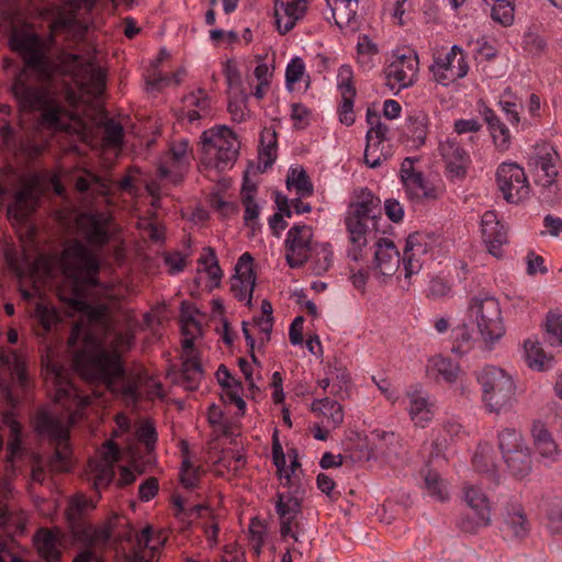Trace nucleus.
Wrapping results in <instances>:
<instances>
[{
    "mask_svg": "<svg viewBox=\"0 0 562 562\" xmlns=\"http://www.w3.org/2000/svg\"><path fill=\"white\" fill-rule=\"evenodd\" d=\"M10 46L24 63L11 85L19 109L29 113L40 112V123L46 128L66 130L61 120L66 110L44 85L52 78L54 66L45 53L42 37L35 33H14Z\"/></svg>",
    "mask_w": 562,
    "mask_h": 562,
    "instance_id": "f257e3e1",
    "label": "nucleus"
},
{
    "mask_svg": "<svg viewBox=\"0 0 562 562\" xmlns=\"http://www.w3.org/2000/svg\"><path fill=\"white\" fill-rule=\"evenodd\" d=\"M63 271L71 280L70 293L59 291V300L76 312L86 311L85 288L99 285L100 261L97 256L79 240L69 244L61 254Z\"/></svg>",
    "mask_w": 562,
    "mask_h": 562,
    "instance_id": "f03ea898",
    "label": "nucleus"
},
{
    "mask_svg": "<svg viewBox=\"0 0 562 562\" xmlns=\"http://www.w3.org/2000/svg\"><path fill=\"white\" fill-rule=\"evenodd\" d=\"M382 215L381 200L372 191L361 188L353 192L352 202L345 216V225L351 244L348 256L353 261L362 258V249L368 244V234L378 231Z\"/></svg>",
    "mask_w": 562,
    "mask_h": 562,
    "instance_id": "7ed1b4c3",
    "label": "nucleus"
},
{
    "mask_svg": "<svg viewBox=\"0 0 562 562\" xmlns=\"http://www.w3.org/2000/svg\"><path fill=\"white\" fill-rule=\"evenodd\" d=\"M85 341L86 348L74 352L76 370L85 380L113 391L116 381L125 374L121 355L101 348L93 335H87Z\"/></svg>",
    "mask_w": 562,
    "mask_h": 562,
    "instance_id": "20e7f679",
    "label": "nucleus"
},
{
    "mask_svg": "<svg viewBox=\"0 0 562 562\" xmlns=\"http://www.w3.org/2000/svg\"><path fill=\"white\" fill-rule=\"evenodd\" d=\"M482 391V402L491 414L501 415L510 411L517 402L514 378L496 366H485L475 373Z\"/></svg>",
    "mask_w": 562,
    "mask_h": 562,
    "instance_id": "39448f33",
    "label": "nucleus"
},
{
    "mask_svg": "<svg viewBox=\"0 0 562 562\" xmlns=\"http://www.w3.org/2000/svg\"><path fill=\"white\" fill-rule=\"evenodd\" d=\"M202 140V166L205 170L222 172L231 169L238 157L239 143L226 126L204 131Z\"/></svg>",
    "mask_w": 562,
    "mask_h": 562,
    "instance_id": "423d86ee",
    "label": "nucleus"
},
{
    "mask_svg": "<svg viewBox=\"0 0 562 562\" xmlns=\"http://www.w3.org/2000/svg\"><path fill=\"white\" fill-rule=\"evenodd\" d=\"M35 432L55 446V452L49 458L52 471H68L70 468L68 439L69 426L56 414L46 408H40L33 418Z\"/></svg>",
    "mask_w": 562,
    "mask_h": 562,
    "instance_id": "0eeeda50",
    "label": "nucleus"
},
{
    "mask_svg": "<svg viewBox=\"0 0 562 562\" xmlns=\"http://www.w3.org/2000/svg\"><path fill=\"white\" fill-rule=\"evenodd\" d=\"M469 314L486 345L493 346L505 335L501 305L496 297L487 293L473 296L469 304Z\"/></svg>",
    "mask_w": 562,
    "mask_h": 562,
    "instance_id": "6e6552de",
    "label": "nucleus"
},
{
    "mask_svg": "<svg viewBox=\"0 0 562 562\" xmlns=\"http://www.w3.org/2000/svg\"><path fill=\"white\" fill-rule=\"evenodd\" d=\"M0 369L10 372L12 382H0V390L7 403L15 408L20 405L30 384L25 362L15 351L0 347Z\"/></svg>",
    "mask_w": 562,
    "mask_h": 562,
    "instance_id": "1a4fd4ad",
    "label": "nucleus"
},
{
    "mask_svg": "<svg viewBox=\"0 0 562 562\" xmlns=\"http://www.w3.org/2000/svg\"><path fill=\"white\" fill-rule=\"evenodd\" d=\"M463 498L470 512L462 514L458 521V528L465 533L475 535L481 529L492 524V506L488 497L476 486L465 485Z\"/></svg>",
    "mask_w": 562,
    "mask_h": 562,
    "instance_id": "9d476101",
    "label": "nucleus"
},
{
    "mask_svg": "<svg viewBox=\"0 0 562 562\" xmlns=\"http://www.w3.org/2000/svg\"><path fill=\"white\" fill-rule=\"evenodd\" d=\"M429 70L434 80L445 87L464 78L468 75L469 65L463 49L459 45H453L447 53H435Z\"/></svg>",
    "mask_w": 562,
    "mask_h": 562,
    "instance_id": "9b49d317",
    "label": "nucleus"
},
{
    "mask_svg": "<svg viewBox=\"0 0 562 562\" xmlns=\"http://www.w3.org/2000/svg\"><path fill=\"white\" fill-rule=\"evenodd\" d=\"M496 181L508 203H518L529 196L530 186L527 176L524 168L516 162H502L496 171Z\"/></svg>",
    "mask_w": 562,
    "mask_h": 562,
    "instance_id": "f8f14e48",
    "label": "nucleus"
},
{
    "mask_svg": "<svg viewBox=\"0 0 562 562\" xmlns=\"http://www.w3.org/2000/svg\"><path fill=\"white\" fill-rule=\"evenodd\" d=\"M312 237V228L307 225H294L289 229L285 239V259L291 268L302 267L312 257L314 251L311 245Z\"/></svg>",
    "mask_w": 562,
    "mask_h": 562,
    "instance_id": "ddd939ff",
    "label": "nucleus"
},
{
    "mask_svg": "<svg viewBox=\"0 0 562 562\" xmlns=\"http://www.w3.org/2000/svg\"><path fill=\"white\" fill-rule=\"evenodd\" d=\"M418 65V56L413 50L397 55L385 69L386 85L392 90L412 86L417 77Z\"/></svg>",
    "mask_w": 562,
    "mask_h": 562,
    "instance_id": "4468645a",
    "label": "nucleus"
},
{
    "mask_svg": "<svg viewBox=\"0 0 562 562\" xmlns=\"http://www.w3.org/2000/svg\"><path fill=\"white\" fill-rule=\"evenodd\" d=\"M558 153L549 144L537 145L529 157L528 165L532 168L536 182L542 187H551L558 177L555 161Z\"/></svg>",
    "mask_w": 562,
    "mask_h": 562,
    "instance_id": "2eb2a0df",
    "label": "nucleus"
},
{
    "mask_svg": "<svg viewBox=\"0 0 562 562\" xmlns=\"http://www.w3.org/2000/svg\"><path fill=\"white\" fill-rule=\"evenodd\" d=\"M254 258L249 252H244L235 266V274L231 279V291L238 301H246L248 306L252 302V293L256 285V274L252 269Z\"/></svg>",
    "mask_w": 562,
    "mask_h": 562,
    "instance_id": "dca6fc26",
    "label": "nucleus"
},
{
    "mask_svg": "<svg viewBox=\"0 0 562 562\" xmlns=\"http://www.w3.org/2000/svg\"><path fill=\"white\" fill-rule=\"evenodd\" d=\"M40 176L31 175L23 181L22 189L15 193L14 202L9 205L8 214L16 221H25L36 209L40 195Z\"/></svg>",
    "mask_w": 562,
    "mask_h": 562,
    "instance_id": "f3484780",
    "label": "nucleus"
},
{
    "mask_svg": "<svg viewBox=\"0 0 562 562\" xmlns=\"http://www.w3.org/2000/svg\"><path fill=\"white\" fill-rule=\"evenodd\" d=\"M429 130V117L423 110H412L401 130L400 140L412 149L425 145Z\"/></svg>",
    "mask_w": 562,
    "mask_h": 562,
    "instance_id": "a211bd4d",
    "label": "nucleus"
},
{
    "mask_svg": "<svg viewBox=\"0 0 562 562\" xmlns=\"http://www.w3.org/2000/svg\"><path fill=\"white\" fill-rule=\"evenodd\" d=\"M401 178L411 200L437 199V190L425 180L422 172L414 169L412 158H405L402 162Z\"/></svg>",
    "mask_w": 562,
    "mask_h": 562,
    "instance_id": "6ab92c4d",
    "label": "nucleus"
},
{
    "mask_svg": "<svg viewBox=\"0 0 562 562\" xmlns=\"http://www.w3.org/2000/svg\"><path fill=\"white\" fill-rule=\"evenodd\" d=\"M308 0H274V19L280 34L290 32L307 11Z\"/></svg>",
    "mask_w": 562,
    "mask_h": 562,
    "instance_id": "aec40b11",
    "label": "nucleus"
},
{
    "mask_svg": "<svg viewBox=\"0 0 562 562\" xmlns=\"http://www.w3.org/2000/svg\"><path fill=\"white\" fill-rule=\"evenodd\" d=\"M481 233L488 252L496 258H501L503 256L502 247L508 241L507 231L493 211H486L483 214Z\"/></svg>",
    "mask_w": 562,
    "mask_h": 562,
    "instance_id": "412c9836",
    "label": "nucleus"
},
{
    "mask_svg": "<svg viewBox=\"0 0 562 562\" xmlns=\"http://www.w3.org/2000/svg\"><path fill=\"white\" fill-rule=\"evenodd\" d=\"M439 153L451 177L463 178L465 176L470 157L458 142L447 138L439 144Z\"/></svg>",
    "mask_w": 562,
    "mask_h": 562,
    "instance_id": "4be33fe9",
    "label": "nucleus"
},
{
    "mask_svg": "<svg viewBox=\"0 0 562 562\" xmlns=\"http://www.w3.org/2000/svg\"><path fill=\"white\" fill-rule=\"evenodd\" d=\"M110 216L104 213L83 214L80 226L86 240L93 246H103L110 239Z\"/></svg>",
    "mask_w": 562,
    "mask_h": 562,
    "instance_id": "5701e85b",
    "label": "nucleus"
},
{
    "mask_svg": "<svg viewBox=\"0 0 562 562\" xmlns=\"http://www.w3.org/2000/svg\"><path fill=\"white\" fill-rule=\"evenodd\" d=\"M407 397L411 419L416 426L426 427L435 415L434 404L429 401L428 394L419 385H414L407 391Z\"/></svg>",
    "mask_w": 562,
    "mask_h": 562,
    "instance_id": "b1692460",
    "label": "nucleus"
},
{
    "mask_svg": "<svg viewBox=\"0 0 562 562\" xmlns=\"http://www.w3.org/2000/svg\"><path fill=\"white\" fill-rule=\"evenodd\" d=\"M531 437L536 451L547 464H552L560 457V449L551 432L541 420H535L531 426Z\"/></svg>",
    "mask_w": 562,
    "mask_h": 562,
    "instance_id": "393cba45",
    "label": "nucleus"
},
{
    "mask_svg": "<svg viewBox=\"0 0 562 562\" xmlns=\"http://www.w3.org/2000/svg\"><path fill=\"white\" fill-rule=\"evenodd\" d=\"M472 463L474 470L484 475L493 486L499 484L501 473L497 464V456L491 443L485 442L479 445Z\"/></svg>",
    "mask_w": 562,
    "mask_h": 562,
    "instance_id": "a878e982",
    "label": "nucleus"
},
{
    "mask_svg": "<svg viewBox=\"0 0 562 562\" xmlns=\"http://www.w3.org/2000/svg\"><path fill=\"white\" fill-rule=\"evenodd\" d=\"M400 266V254L394 243L380 238L375 244L373 268L384 277L393 276Z\"/></svg>",
    "mask_w": 562,
    "mask_h": 562,
    "instance_id": "bb28decb",
    "label": "nucleus"
},
{
    "mask_svg": "<svg viewBox=\"0 0 562 562\" xmlns=\"http://www.w3.org/2000/svg\"><path fill=\"white\" fill-rule=\"evenodd\" d=\"M425 236L415 232L408 235L403 251V267L405 271V279H411L412 276L418 273L422 269L420 255L426 254L427 245L424 241Z\"/></svg>",
    "mask_w": 562,
    "mask_h": 562,
    "instance_id": "cd10ccee",
    "label": "nucleus"
},
{
    "mask_svg": "<svg viewBox=\"0 0 562 562\" xmlns=\"http://www.w3.org/2000/svg\"><path fill=\"white\" fill-rule=\"evenodd\" d=\"M104 460L95 463L92 469V485L99 491L109 486L114 477V463L119 459V448L113 441L105 443Z\"/></svg>",
    "mask_w": 562,
    "mask_h": 562,
    "instance_id": "c85d7f7f",
    "label": "nucleus"
},
{
    "mask_svg": "<svg viewBox=\"0 0 562 562\" xmlns=\"http://www.w3.org/2000/svg\"><path fill=\"white\" fill-rule=\"evenodd\" d=\"M78 82L87 93L99 97L103 93L106 83L105 70L92 61H88L78 70Z\"/></svg>",
    "mask_w": 562,
    "mask_h": 562,
    "instance_id": "c756f323",
    "label": "nucleus"
},
{
    "mask_svg": "<svg viewBox=\"0 0 562 562\" xmlns=\"http://www.w3.org/2000/svg\"><path fill=\"white\" fill-rule=\"evenodd\" d=\"M34 546L38 555L46 562H57L61 557L58 530L41 528L34 536Z\"/></svg>",
    "mask_w": 562,
    "mask_h": 562,
    "instance_id": "7c9ffc66",
    "label": "nucleus"
},
{
    "mask_svg": "<svg viewBox=\"0 0 562 562\" xmlns=\"http://www.w3.org/2000/svg\"><path fill=\"white\" fill-rule=\"evenodd\" d=\"M188 140L181 139L175 143L170 148V162L176 172H171L167 167H159V175L162 178L170 177L171 181L177 184L182 180V172L189 167Z\"/></svg>",
    "mask_w": 562,
    "mask_h": 562,
    "instance_id": "2f4dec72",
    "label": "nucleus"
},
{
    "mask_svg": "<svg viewBox=\"0 0 562 562\" xmlns=\"http://www.w3.org/2000/svg\"><path fill=\"white\" fill-rule=\"evenodd\" d=\"M26 524V515L12 505H0V531L13 538L23 533Z\"/></svg>",
    "mask_w": 562,
    "mask_h": 562,
    "instance_id": "473e14b6",
    "label": "nucleus"
},
{
    "mask_svg": "<svg viewBox=\"0 0 562 562\" xmlns=\"http://www.w3.org/2000/svg\"><path fill=\"white\" fill-rule=\"evenodd\" d=\"M505 530L516 540L525 539L530 531V525L524 509L520 506L512 505L505 515Z\"/></svg>",
    "mask_w": 562,
    "mask_h": 562,
    "instance_id": "72a5a7b5",
    "label": "nucleus"
},
{
    "mask_svg": "<svg viewBox=\"0 0 562 562\" xmlns=\"http://www.w3.org/2000/svg\"><path fill=\"white\" fill-rule=\"evenodd\" d=\"M311 411L322 415L326 419L327 426L333 429L339 427L344 422L342 406L329 397L315 400L311 405Z\"/></svg>",
    "mask_w": 562,
    "mask_h": 562,
    "instance_id": "f704fd0d",
    "label": "nucleus"
},
{
    "mask_svg": "<svg viewBox=\"0 0 562 562\" xmlns=\"http://www.w3.org/2000/svg\"><path fill=\"white\" fill-rule=\"evenodd\" d=\"M3 427L8 430L7 452L10 462L21 452L22 426L16 420L13 411H8L2 416Z\"/></svg>",
    "mask_w": 562,
    "mask_h": 562,
    "instance_id": "c9c22d12",
    "label": "nucleus"
},
{
    "mask_svg": "<svg viewBox=\"0 0 562 562\" xmlns=\"http://www.w3.org/2000/svg\"><path fill=\"white\" fill-rule=\"evenodd\" d=\"M277 133L271 128H263L260 134V150L257 170L265 172L277 158Z\"/></svg>",
    "mask_w": 562,
    "mask_h": 562,
    "instance_id": "e433bc0d",
    "label": "nucleus"
},
{
    "mask_svg": "<svg viewBox=\"0 0 562 562\" xmlns=\"http://www.w3.org/2000/svg\"><path fill=\"white\" fill-rule=\"evenodd\" d=\"M509 472L516 477H525L531 472L532 461L528 446L503 456Z\"/></svg>",
    "mask_w": 562,
    "mask_h": 562,
    "instance_id": "4c0bfd02",
    "label": "nucleus"
},
{
    "mask_svg": "<svg viewBox=\"0 0 562 562\" xmlns=\"http://www.w3.org/2000/svg\"><path fill=\"white\" fill-rule=\"evenodd\" d=\"M180 379L187 390L193 391L199 387L203 379V369L199 357H187L182 359Z\"/></svg>",
    "mask_w": 562,
    "mask_h": 562,
    "instance_id": "58836bf2",
    "label": "nucleus"
},
{
    "mask_svg": "<svg viewBox=\"0 0 562 562\" xmlns=\"http://www.w3.org/2000/svg\"><path fill=\"white\" fill-rule=\"evenodd\" d=\"M56 392H55V402L61 405L65 408H69V406L75 403L76 405H85L86 401L80 397L77 393L76 387L68 380H63L59 374H56Z\"/></svg>",
    "mask_w": 562,
    "mask_h": 562,
    "instance_id": "ea45409f",
    "label": "nucleus"
},
{
    "mask_svg": "<svg viewBox=\"0 0 562 562\" xmlns=\"http://www.w3.org/2000/svg\"><path fill=\"white\" fill-rule=\"evenodd\" d=\"M387 132L389 127L382 122L375 125L374 127H370L369 131L367 132L364 162L371 168H376L380 166V156L374 157L372 160L370 159L371 149L373 147H379L386 139Z\"/></svg>",
    "mask_w": 562,
    "mask_h": 562,
    "instance_id": "a19ab883",
    "label": "nucleus"
},
{
    "mask_svg": "<svg viewBox=\"0 0 562 562\" xmlns=\"http://www.w3.org/2000/svg\"><path fill=\"white\" fill-rule=\"evenodd\" d=\"M33 316L43 329L42 335L52 331L61 322L56 307L44 302L36 303Z\"/></svg>",
    "mask_w": 562,
    "mask_h": 562,
    "instance_id": "79ce46f5",
    "label": "nucleus"
},
{
    "mask_svg": "<svg viewBox=\"0 0 562 562\" xmlns=\"http://www.w3.org/2000/svg\"><path fill=\"white\" fill-rule=\"evenodd\" d=\"M161 543L162 540H160V537H158L157 540L154 539L151 527H145L139 533L135 535L136 549L133 554V561L147 562V558L143 549L155 551Z\"/></svg>",
    "mask_w": 562,
    "mask_h": 562,
    "instance_id": "37998d69",
    "label": "nucleus"
},
{
    "mask_svg": "<svg viewBox=\"0 0 562 562\" xmlns=\"http://www.w3.org/2000/svg\"><path fill=\"white\" fill-rule=\"evenodd\" d=\"M301 501L299 495L279 494L276 510L280 519L294 521L301 514Z\"/></svg>",
    "mask_w": 562,
    "mask_h": 562,
    "instance_id": "c03bdc74",
    "label": "nucleus"
},
{
    "mask_svg": "<svg viewBox=\"0 0 562 562\" xmlns=\"http://www.w3.org/2000/svg\"><path fill=\"white\" fill-rule=\"evenodd\" d=\"M286 187L294 188L301 198L311 196L314 192L313 184L303 167L291 168L286 177Z\"/></svg>",
    "mask_w": 562,
    "mask_h": 562,
    "instance_id": "a18cd8bd",
    "label": "nucleus"
},
{
    "mask_svg": "<svg viewBox=\"0 0 562 562\" xmlns=\"http://www.w3.org/2000/svg\"><path fill=\"white\" fill-rule=\"evenodd\" d=\"M524 347L528 366L531 369L542 371L549 367L550 362L552 361V357H548L546 355L544 350L538 341L528 339L525 341Z\"/></svg>",
    "mask_w": 562,
    "mask_h": 562,
    "instance_id": "49530a36",
    "label": "nucleus"
},
{
    "mask_svg": "<svg viewBox=\"0 0 562 562\" xmlns=\"http://www.w3.org/2000/svg\"><path fill=\"white\" fill-rule=\"evenodd\" d=\"M424 481L427 493L436 501L445 502L449 498L447 484L438 472L434 470H427Z\"/></svg>",
    "mask_w": 562,
    "mask_h": 562,
    "instance_id": "de8ad7c7",
    "label": "nucleus"
},
{
    "mask_svg": "<svg viewBox=\"0 0 562 562\" xmlns=\"http://www.w3.org/2000/svg\"><path fill=\"white\" fill-rule=\"evenodd\" d=\"M326 3L338 25L342 20L349 22L356 15L358 8V0H326Z\"/></svg>",
    "mask_w": 562,
    "mask_h": 562,
    "instance_id": "09e8293b",
    "label": "nucleus"
},
{
    "mask_svg": "<svg viewBox=\"0 0 562 562\" xmlns=\"http://www.w3.org/2000/svg\"><path fill=\"white\" fill-rule=\"evenodd\" d=\"M199 263L203 266L204 271L207 273L213 286H218L222 278V270L215 250L212 247L203 249L202 256L199 258Z\"/></svg>",
    "mask_w": 562,
    "mask_h": 562,
    "instance_id": "8fccbe9b",
    "label": "nucleus"
},
{
    "mask_svg": "<svg viewBox=\"0 0 562 562\" xmlns=\"http://www.w3.org/2000/svg\"><path fill=\"white\" fill-rule=\"evenodd\" d=\"M526 446L522 435L515 428H504L498 434V447L503 456Z\"/></svg>",
    "mask_w": 562,
    "mask_h": 562,
    "instance_id": "3c124183",
    "label": "nucleus"
},
{
    "mask_svg": "<svg viewBox=\"0 0 562 562\" xmlns=\"http://www.w3.org/2000/svg\"><path fill=\"white\" fill-rule=\"evenodd\" d=\"M70 532L74 538L85 546L92 547L93 526L87 525L82 519L67 517Z\"/></svg>",
    "mask_w": 562,
    "mask_h": 562,
    "instance_id": "603ef678",
    "label": "nucleus"
},
{
    "mask_svg": "<svg viewBox=\"0 0 562 562\" xmlns=\"http://www.w3.org/2000/svg\"><path fill=\"white\" fill-rule=\"evenodd\" d=\"M272 459L273 464L277 468L279 479L284 480V485H289L291 482V474L285 468V454L278 439L277 432L274 434L272 441Z\"/></svg>",
    "mask_w": 562,
    "mask_h": 562,
    "instance_id": "864d4df0",
    "label": "nucleus"
},
{
    "mask_svg": "<svg viewBox=\"0 0 562 562\" xmlns=\"http://www.w3.org/2000/svg\"><path fill=\"white\" fill-rule=\"evenodd\" d=\"M546 340L551 346H562V315H548L546 322Z\"/></svg>",
    "mask_w": 562,
    "mask_h": 562,
    "instance_id": "5fc2aeb1",
    "label": "nucleus"
},
{
    "mask_svg": "<svg viewBox=\"0 0 562 562\" xmlns=\"http://www.w3.org/2000/svg\"><path fill=\"white\" fill-rule=\"evenodd\" d=\"M103 140L112 147L121 146L124 137V130L121 123L110 119L103 123Z\"/></svg>",
    "mask_w": 562,
    "mask_h": 562,
    "instance_id": "6e6d98bb",
    "label": "nucleus"
},
{
    "mask_svg": "<svg viewBox=\"0 0 562 562\" xmlns=\"http://www.w3.org/2000/svg\"><path fill=\"white\" fill-rule=\"evenodd\" d=\"M94 507L95 504L91 498L78 494L70 499L66 509V517L82 519L83 513L88 509H93Z\"/></svg>",
    "mask_w": 562,
    "mask_h": 562,
    "instance_id": "4d7b16f0",
    "label": "nucleus"
},
{
    "mask_svg": "<svg viewBox=\"0 0 562 562\" xmlns=\"http://www.w3.org/2000/svg\"><path fill=\"white\" fill-rule=\"evenodd\" d=\"M313 254L315 255L313 271L315 274L321 276L331 266L333 251L329 246L322 245L319 248H315Z\"/></svg>",
    "mask_w": 562,
    "mask_h": 562,
    "instance_id": "13d9d810",
    "label": "nucleus"
},
{
    "mask_svg": "<svg viewBox=\"0 0 562 562\" xmlns=\"http://www.w3.org/2000/svg\"><path fill=\"white\" fill-rule=\"evenodd\" d=\"M136 436L138 441L144 443L147 453L151 454L158 439L155 426L149 422L142 424L136 431Z\"/></svg>",
    "mask_w": 562,
    "mask_h": 562,
    "instance_id": "bf43d9fd",
    "label": "nucleus"
},
{
    "mask_svg": "<svg viewBox=\"0 0 562 562\" xmlns=\"http://www.w3.org/2000/svg\"><path fill=\"white\" fill-rule=\"evenodd\" d=\"M434 367L438 374L449 383L454 382L458 378L459 366L452 362L450 359L443 357H437L434 360Z\"/></svg>",
    "mask_w": 562,
    "mask_h": 562,
    "instance_id": "052dcab7",
    "label": "nucleus"
},
{
    "mask_svg": "<svg viewBox=\"0 0 562 562\" xmlns=\"http://www.w3.org/2000/svg\"><path fill=\"white\" fill-rule=\"evenodd\" d=\"M267 533V527L258 518H252L249 524V535L252 543V548L257 555L260 554L261 549L265 544V536Z\"/></svg>",
    "mask_w": 562,
    "mask_h": 562,
    "instance_id": "680f3d73",
    "label": "nucleus"
},
{
    "mask_svg": "<svg viewBox=\"0 0 562 562\" xmlns=\"http://www.w3.org/2000/svg\"><path fill=\"white\" fill-rule=\"evenodd\" d=\"M87 176H80L76 178L75 188L79 192H86L90 189L92 184L98 186V192L105 193L108 187L105 182L97 175L91 173L90 171L86 172Z\"/></svg>",
    "mask_w": 562,
    "mask_h": 562,
    "instance_id": "e2e57ef3",
    "label": "nucleus"
},
{
    "mask_svg": "<svg viewBox=\"0 0 562 562\" xmlns=\"http://www.w3.org/2000/svg\"><path fill=\"white\" fill-rule=\"evenodd\" d=\"M117 519H119L117 515H112L108 519V521L104 526L93 528V535H92L93 546L108 543V541L110 540L112 532L115 528Z\"/></svg>",
    "mask_w": 562,
    "mask_h": 562,
    "instance_id": "0e129e2a",
    "label": "nucleus"
},
{
    "mask_svg": "<svg viewBox=\"0 0 562 562\" xmlns=\"http://www.w3.org/2000/svg\"><path fill=\"white\" fill-rule=\"evenodd\" d=\"M524 49L531 55H540L546 46V40L537 33L527 32L522 40Z\"/></svg>",
    "mask_w": 562,
    "mask_h": 562,
    "instance_id": "69168bd1",
    "label": "nucleus"
},
{
    "mask_svg": "<svg viewBox=\"0 0 562 562\" xmlns=\"http://www.w3.org/2000/svg\"><path fill=\"white\" fill-rule=\"evenodd\" d=\"M454 346L453 351L464 353L471 346L472 336L467 325H462L453 329Z\"/></svg>",
    "mask_w": 562,
    "mask_h": 562,
    "instance_id": "338daca9",
    "label": "nucleus"
},
{
    "mask_svg": "<svg viewBox=\"0 0 562 562\" xmlns=\"http://www.w3.org/2000/svg\"><path fill=\"white\" fill-rule=\"evenodd\" d=\"M305 71V65L300 57L293 58L285 70V80L289 87L299 82L302 79V76Z\"/></svg>",
    "mask_w": 562,
    "mask_h": 562,
    "instance_id": "774afa93",
    "label": "nucleus"
}]
</instances>
